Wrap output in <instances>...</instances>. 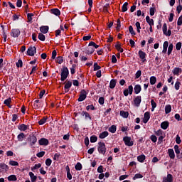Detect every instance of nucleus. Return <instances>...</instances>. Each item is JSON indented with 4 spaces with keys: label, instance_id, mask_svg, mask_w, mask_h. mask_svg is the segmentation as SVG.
Here are the masks:
<instances>
[{
    "label": "nucleus",
    "instance_id": "f257e3e1",
    "mask_svg": "<svg viewBox=\"0 0 182 182\" xmlns=\"http://www.w3.org/2000/svg\"><path fill=\"white\" fill-rule=\"evenodd\" d=\"M68 76H69V70L67 67H63L61 71V82H65L68 79Z\"/></svg>",
    "mask_w": 182,
    "mask_h": 182
},
{
    "label": "nucleus",
    "instance_id": "f03ea898",
    "mask_svg": "<svg viewBox=\"0 0 182 182\" xmlns=\"http://www.w3.org/2000/svg\"><path fill=\"white\" fill-rule=\"evenodd\" d=\"M97 150L100 154H106V144L105 142H99Z\"/></svg>",
    "mask_w": 182,
    "mask_h": 182
},
{
    "label": "nucleus",
    "instance_id": "7ed1b4c3",
    "mask_svg": "<svg viewBox=\"0 0 182 182\" xmlns=\"http://www.w3.org/2000/svg\"><path fill=\"white\" fill-rule=\"evenodd\" d=\"M125 146H128V147H132L134 144L133 141H132V138L130 136H125L123 138Z\"/></svg>",
    "mask_w": 182,
    "mask_h": 182
},
{
    "label": "nucleus",
    "instance_id": "20e7f679",
    "mask_svg": "<svg viewBox=\"0 0 182 182\" xmlns=\"http://www.w3.org/2000/svg\"><path fill=\"white\" fill-rule=\"evenodd\" d=\"M86 97H87V93L86 92V90H81L80 93V97L78 98V102H83V100H85Z\"/></svg>",
    "mask_w": 182,
    "mask_h": 182
},
{
    "label": "nucleus",
    "instance_id": "39448f33",
    "mask_svg": "<svg viewBox=\"0 0 182 182\" xmlns=\"http://www.w3.org/2000/svg\"><path fill=\"white\" fill-rule=\"evenodd\" d=\"M162 31L166 36H171V30H168L167 31V23H164Z\"/></svg>",
    "mask_w": 182,
    "mask_h": 182
},
{
    "label": "nucleus",
    "instance_id": "423d86ee",
    "mask_svg": "<svg viewBox=\"0 0 182 182\" xmlns=\"http://www.w3.org/2000/svg\"><path fill=\"white\" fill-rule=\"evenodd\" d=\"M21 35V30L18 28H13L11 32V36L13 38H18Z\"/></svg>",
    "mask_w": 182,
    "mask_h": 182
},
{
    "label": "nucleus",
    "instance_id": "0eeeda50",
    "mask_svg": "<svg viewBox=\"0 0 182 182\" xmlns=\"http://www.w3.org/2000/svg\"><path fill=\"white\" fill-rule=\"evenodd\" d=\"M35 53H36V47H29L27 50V55L28 56H34Z\"/></svg>",
    "mask_w": 182,
    "mask_h": 182
},
{
    "label": "nucleus",
    "instance_id": "6e6552de",
    "mask_svg": "<svg viewBox=\"0 0 182 182\" xmlns=\"http://www.w3.org/2000/svg\"><path fill=\"white\" fill-rule=\"evenodd\" d=\"M134 103L136 107L140 106V103H141V96H137L134 100Z\"/></svg>",
    "mask_w": 182,
    "mask_h": 182
},
{
    "label": "nucleus",
    "instance_id": "1a4fd4ad",
    "mask_svg": "<svg viewBox=\"0 0 182 182\" xmlns=\"http://www.w3.org/2000/svg\"><path fill=\"white\" fill-rule=\"evenodd\" d=\"M38 143L40 146H48V144H49V140H48L46 138H41L38 141Z\"/></svg>",
    "mask_w": 182,
    "mask_h": 182
},
{
    "label": "nucleus",
    "instance_id": "9d476101",
    "mask_svg": "<svg viewBox=\"0 0 182 182\" xmlns=\"http://www.w3.org/2000/svg\"><path fill=\"white\" fill-rule=\"evenodd\" d=\"M8 170H9V166H8V165L5 164V163L0 164V172L8 171Z\"/></svg>",
    "mask_w": 182,
    "mask_h": 182
},
{
    "label": "nucleus",
    "instance_id": "9b49d317",
    "mask_svg": "<svg viewBox=\"0 0 182 182\" xmlns=\"http://www.w3.org/2000/svg\"><path fill=\"white\" fill-rule=\"evenodd\" d=\"M150 120V112H146L144 113L143 123H147Z\"/></svg>",
    "mask_w": 182,
    "mask_h": 182
},
{
    "label": "nucleus",
    "instance_id": "f8f14e48",
    "mask_svg": "<svg viewBox=\"0 0 182 182\" xmlns=\"http://www.w3.org/2000/svg\"><path fill=\"white\" fill-rule=\"evenodd\" d=\"M139 56L140 59H141V60H143V62H144V60H146V56H147V55L146 54V53H144V51L139 50Z\"/></svg>",
    "mask_w": 182,
    "mask_h": 182
},
{
    "label": "nucleus",
    "instance_id": "ddd939ff",
    "mask_svg": "<svg viewBox=\"0 0 182 182\" xmlns=\"http://www.w3.org/2000/svg\"><path fill=\"white\" fill-rule=\"evenodd\" d=\"M168 153L170 159H171L172 160H174V159H176V154H174V150L173 149H169L168 150Z\"/></svg>",
    "mask_w": 182,
    "mask_h": 182
},
{
    "label": "nucleus",
    "instance_id": "4468645a",
    "mask_svg": "<svg viewBox=\"0 0 182 182\" xmlns=\"http://www.w3.org/2000/svg\"><path fill=\"white\" fill-rule=\"evenodd\" d=\"M70 87H72V82L70 81L65 82V85L64 86V89L65 92H69V89H70Z\"/></svg>",
    "mask_w": 182,
    "mask_h": 182
},
{
    "label": "nucleus",
    "instance_id": "2eb2a0df",
    "mask_svg": "<svg viewBox=\"0 0 182 182\" xmlns=\"http://www.w3.org/2000/svg\"><path fill=\"white\" fill-rule=\"evenodd\" d=\"M40 31L42 33H48V31H49V26H42L40 28Z\"/></svg>",
    "mask_w": 182,
    "mask_h": 182
},
{
    "label": "nucleus",
    "instance_id": "dca6fc26",
    "mask_svg": "<svg viewBox=\"0 0 182 182\" xmlns=\"http://www.w3.org/2000/svg\"><path fill=\"white\" fill-rule=\"evenodd\" d=\"M172 72L173 75L178 76L179 73H181L182 69L181 68H175Z\"/></svg>",
    "mask_w": 182,
    "mask_h": 182
},
{
    "label": "nucleus",
    "instance_id": "f3484780",
    "mask_svg": "<svg viewBox=\"0 0 182 182\" xmlns=\"http://www.w3.org/2000/svg\"><path fill=\"white\" fill-rule=\"evenodd\" d=\"M50 12L53 15H55V16H59V15H60V11L58 9H52Z\"/></svg>",
    "mask_w": 182,
    "mask_h": 182
},
{
    "label": "nucleus",
    "instance_id": "a211bd4d",
    "mask_svg": "<svg viewBox=\"0 0 182 182\" xmlns=\"http://www.w3.org/2000/svg\"><path fill=\"white\" fill-rule=\"evenodd\" d=\"M134 90L136 95H139V92H141V86H140V85H135Z\"/></svg>",
    "mask_w": 182,
    "mask_h": 182
},
{
    "label": "nucleus",
    "instance_id": "6ab92c4d",
    "mask_svg": "<svg viewBox=\"0 0 182 182\" xmlns=\"http://www.w3.org/2000/svg\"><path fill=\"white\" fill-rule=\"evenodd\" d=\"M163 50H162V53H167V48H168V41H165L164 43V46H163Z\"/></svg>",
    "mask_w": 182,
    "mask_h": 182
},
{
    "label": "nucleus",
    "instance_id": "aec40b11",
    "mask_svg": "<svg viewBox=\"0 0 182 182\" xmlns=\"http://www.w3.org/2000/svg\"><path fill=\"white\" fill-rule=\"evenodd\" d=\"M109 136V132L107 131H105L100 134L99 137L100 139H106Z\"/></svg>",
    "mask_w": 182,
    "mask_h": 182
},
{
    "label": "nucleus",
    "instance_id": "412c9836",
    "mask_svg": "<svg viewBox=\"0 0 182 182\" xmlns=\"http://www.w3.org/2000/svg\"><path fill=\"white\" fill-rule=\"evenodd\" d=\"M4 105L11 108V103H12V99L11 97L6 99L4 102Z\"/></svg>",
    "mask_w": 182,
    "mask_h": 182
},
{
    "label": "nucleus",
    "instance_id": "4be33fe9",
    "mask_svg": "<svg viewBox=\"0 0 182 182\" xmlns=\"http://www.w3.org/2000/svg\"><path fill=\"white\" fill-rule=\"evenodd\" d=\"M29 176L31 177V182H36L38 177L35 176V174L33 172H29Z\"/></svg>",
    "mask_w": 182,
    "mask_h": 182
},
{
    "label": "nucleus",
    "instance_id": "5701e85b",
    "mask_svg": "<svg viewBox=\"0 0 182 182\" xmlns=\"http://www.w3.org/2000/svg\"><path fill=\"white\" fill-rule=\"evenodd\" d=\"M137 160L139 161V163H144V161L146 160V156L144 154L140 155L137 156Z\"/></svg>",
    "mask_w": 182,
    "mask_h": 182
},
{
    "label": "nucleus",
    "instance_id": "b1692460",
    "mask_svg": "<svg viewBox=\"0 0 182 182\" xmlns=\"http://www.w3.org/2000/svg\"><path fill=\"white\" fill-rule=\"evenodd\" d=\"M168 122H163L161 124V129H163L164 130H167L168 127Z\"/></svg>",
    "mask_w": 182,
    "mask_h": 182
},
{
    "label": "nucleus",
    "instance_id": "393cba45",
    "mask_svg": "<svg viewBox=\"0 0 182 182\" xmlns=\"http://www.w3.org/2000/svg\"><path fill=\"white\" fill-rule=\"evenodd\" d=\"M18 130H21V132H25L26 130H28V126L22 124L18 126Z\"/></svg>",
    "mask_w": 182,
    "mask_h": 182
},
{
    "label": "nucleus",
    "instance_id": "a878e982",
    "mask_svg": "<svg viewBox=\"0 0 182 182\" xmlns=\"http://www.w3.org/2000/svg\"><path fill=\"white\" fill-rule=\"evenodd\" d=\"M163 180H165V181L168 182H172L173 181V175L168 174L166 178H164Z\"/></svg>",
    "mask_w": 182,
    "mask_h": 182
},
{
    "label": "nucleus",
    "instance_id": "bb28decb",
    "mask_svg": "<svg viewBox=\"0 0 182 182\" xmlns=\"http://www.w3.org/2000/svg\"><path fill=\"white\" fill-rule=\"evenodd\" d=\"M109 87L110 89H114V87H116V80H111L109 82Z\"/></svg>",
    "mask_w": 182,
    "mask_h": 182
},
{
    "label": "nucleus",
    "instance_id": "cd10ccee",
    "mask_svg": "<svg viewBox=\"0 0 182 182\" xmlns=\"http://www.w3.org/2000/svg\"><path fill=\"white\" fill-rule=\"evenodd\" d=\"M7 178L9 181H16L18 180V178L15 175H11Z\"/></svg>",
    "mask_w": 182,
    "mask_h": 182
},
{
    "label": "nucleus",
    "instance_id": "c85d7f7f",
    "mask_svg": "<svg viewBox=\"0 0 182 182\" xmlns=\"http://www.w3.org/2000/svg\"><path fill=\"white\" fill-rule=\"evenodd\" d=\"M115 48L118 52H120V53H123V48H122L120 43L117 42V44L115 45Z\"/></svg>",
    "mask_w": 182,
    "mask_h": 182
},
{
    "label": "nucleus",
    "instance_id": "c756f323",
    "mask_svg": "<svg viewBox=\"0 0 182 182\" xmlns=\"http://www.w3.org/2000/svg\"><path fill=\"white\" fill-rule=\"evenodd\" d=\"M127 6H129V3L125 2L122 8V12H127Z\"/></svg>",
    "mask_w": 182,
    "mask_h": 182
},
{
    "label": "nucleus",
    "instance_id": "7c9ffc66",
    "mask_svg": "<svg viewBox=\"0 0 182 182\" xmlns=\"http://www.w3.org/2000/svg\"><path fill=\"white\" fill-rule=\"evenodd\" d=\"M120 116L122 117H124L125 119H127L129 117V112H124V111H121L119 113Z\"/></svg>",
    "mask_w": 182,
    "mask_h": 182
},
{
    "label": "nucleus",
    "instance_id": "2f4dec72",
    "mask_svg": "<svg viewBox=\"0 0 182 182\" xmlns=\"http://www.w3.org/2000/svg\"><path fill=\"white\" fill-rule=\"evenodd\" d=\"M17 139L18 141H23V139H25V134L21 133L18 135Z\"/></svg>",
    "mask_w": 182,
    "mask_h": 182
},
{
    "label": "nucleus",
    "instance_id": "473e14b6",
    "mask_svg": "<svg viewBox=\"0 0 182 182\" xmlns=\"http://www.w3.org/2000/svg\"><path fill=\"white\" fill-rule=\"evenodd\" d=\"M151 112H154V109H156V107H157V104L156 103V102H154V100H151Z\"/></svg>",
    "mask_w": 182,
    "mask_h": 182
},
{
    "label": "nucleus",
    "instance_id": "72a5a7b5",
    "mask_svg": "<svg viewBox=\"0 0 182 182\" xmlns=\"http://www.w3.org/2000/svg\"><path fill=\"white\" fill-rule=\"evenodd\" d=\"M170 112H171V105H168L165 107V113L166 114H168V113H170Z\"/></svg>",
    "mask_w": 182,
    "mask_h": 182
},
{
    "label": "nucleus",
    "instance_id": "f704fd0d",
    "mask_svg": "<svg viewBox=\"0 0 182 182\" xmlns=\"http://www.w3.org/2000/svg\"><path fill=\"white\" fill-rule=\"evenodd\" d=\"M75 168L77 171H80V170H82V164H80V162H77L75 166Z\"/></svg>",
    "mask_w": 182,
    "mask_h": 182
},
{
    "label": "nucleus",
    "instance_id": "c9c22d12",
    "mask_svg": "<svg viewBox=\"0 0 182 182\" xmlns=\"http://www.w3.org/2000/svg\"><path fill=\"white\" fill-rule=\"evenodd\" d=\"M109 132L110 133H116L117 127L116 125H112L109 128Z\"/></svg>",
    "mask_w": 182,
    "mask_h": 182
},
{
    "label": "nucleus",
    "instance_id": "e433bc0d",
    "mask_svg": "<svg viewBox=\"0 0 182 182\" xmlns=\"http://www.w3.org/2000/svg\"><path fill=\"white\" fill-rule=\"evenodd\" d=\"M173 48H174V46L173 43L169 44V46L168 48V55H171V52H173Z\"/></svg>",
    "mask_w": 182,
    "mask_h": 182
},
{
    "label": "nucleus",
    "instance_id": "4c0bfd02",
    "mask_svg": "<svg viewBox=\"0 0 182 182\" xmlns=\"http://www.w3.org/2000/svg\"><path fill=\"white\" fill-rule=\"evenodd\" d=\"M156 82H157V78L155 76H152L150 77V84L156 85Z\"/></svg>",
    "mask_w": 182,
    "mask_h": 182
},
{
    "label": "nucleus",
    "instance_id": "58836bf2",
    "mask_svg": "<svg viewBox=\"0 0 182 182\" xmlns=\"http://www.w3.org/2000/svg\"><path fill=\"white\" fill-rule=\"evenodd\" d=\"M70 69L71 75H75V73H76V71H75L76 64H73Z\"/></svg>",
    "mask_w": 182,
    "mask_h": 182
},
{
    "label": "nucleus",
    "instance_id": "ea45409f",
    "mask_svg": "<svg viewBox=\"0 0 182 182\" xmlns=\"http://www.w3.org/2000/svg\"><path fill=\"white\" fill-rule=\"evenodd\" d=\"M46 120L47 118L46 117H43L39 122H38V124H40V126H42L43 124H45L46 123Z\"/></svg>",
    "mask_w": 182,
    "mask_h": 182
},
{
    "label": "nucleus",
    "instance_id": "a19ab883",
    "mask_svg": "<svg viewBox=\"0 0 182 182\" xmlns=\"http://www.w3.org/2000/svg\"><path fill=\"white\" fill-rule=\"evenodd\" d=\"M32 16H34V14H33L28 13V14H27L28 22H32Z\"/></svg>",
    "mask_w": 182,
    "mask_h": 182
},
{
    "label": "nucleus",
    "instance_id": "79ce46f5",
    "mask_svg": "<svg viewBox=\"0 0 182 182\" xmlns=\"http://www.w3.org/2000/svg\"><path fill=\"white\" fill-rule=\"evenodd\" d=\"M38 39H40V41H42L43 42H44L45 39H46V37H45V35L42 34V33H40L38 34Z\"/></svg>",
    "mask_w": 182,
    "mask_h": 182
},
{
    "label": "nucleus",
    "instance_id": "37998d69",
    "mask_svg": "<svg viewBox=\"0 0 182 182\" xmlns=\"http://www.w3.org/2000/svg\"><path fill=\"white\" fill-rule=\"evenodd\" d=\"M149 12H150L151 16H154V14L156 13V7H151Z\"/></svg>",
    "mask_w": 182,
    "mask_h": 182
},
{
    "label": "nucleus",
    "instance_id": "c03bdc74",
    "mask_svg": "<svg viewBox=\"0 0 182 182\" xmlns=\"http://www.w3.org/2000/svg\"><path fill=\"white\" fill-rule=\"evenodd\" d=\"M41 167H42V164H35V166L31 168L32 171H33V170H37V168H41Z\"/></svg>",
    "mask_w": 182,
    "mask_h": 182
},
{
    "label": "nucleus",
    "instance_id": "a18cd8bd",
    "mask_svg": "<svg viewBox=\"0 0 182 182\" xmlns=\"http://www.w3.org/2000/svg\"><path fill=\"white\" fill-rule=\"evenodd\" d=\"M97 141V136H92L90 137V142L91 143H96Z\"/></svg>",
    "mask_w": 182,
    "mask_h": 182
},
{
    "label": "nucleus",
    "instance_id": "49530a36",
    "mask_svg": "<svg viewBox=\"0 0 182 182\" xmlns=\"http://www.w3.org/2000/svg\"><path fill=\"white\" fill-rule=\"evenodd\" d=\"M137 178H143V175L140 173L135 174V176L133 177V180H137Z\"/></svg>",
    "mask_w": 182,
    "mask_h": 182
},
{
    "label": "nucleus",
    "instance_id": "de8ad7c7",
    "mask_svg": "<svg viewBox=\"0 0 182 182\" xmlns=\"http://www.w3.org/2000/svg\"><path fill=\"white\" fill-rule=\"evenodd\" d=\"M95 52V48H88L87 50V55H92Z\"/></svg>",
    "mask_w": 182,
    "mask_h": 182
},
{
    "label": "nucleus",
    "instance_id": "09e8293b",
    "mask_svg": "<svg viewBox=\"0 0 182 182\" xmlns=\"http://www.w3.org/2000/svg\"><path fill=\"white\" fill-rule=\"evenodd\" d=\"M89 46H93L95 49H97L99 48V45H97L95 42L91 41L89 43Z\"/></svg>",
    "mask_w": 182,
    "mask_h": 182
},
{
    "label": "nucleus",
    "instance_id": "8fccbe9b",
    "mask_svg": "<svg viewBox=\"0 0 182 182\" xmlns=\"http://www.w3.org/2000/svg\"><path fill=\"white\" fill-rule=\"evenodd\" d=\"M56 62H57V63H59L60 65L62 64L63 63V58H62V56L58 57Z\"/></svg>",
    "mask_w": 182,
    "mask_h": 182
},
{
    "label": "nucleus",
    "instance_id": "3c124183",
    "mask_svg": "<svg viewBox=\"0 0 182 182\" xmlns=\"http://www.w3.org/2000/svg\"><path fill=\"white\" fill-rule=\"evenodd\" d=\"M16 65L17 68H22L23 63L22 62V60H18Z\"/></svg>",
    "mask_w": 182,
    "mask_h": 182
},
{
    "label": "nucleus",
    "instance_id": "603ef678",
    "mask_svg": "<svg viewBox=\"0 0 182 182\" xmlns=\"http://www.w3.org/2000/svg\"><path fill=\"white\" fill-rule=\"evenodd\" d=\"M150 140H151L153 143H156V141H157V136H156V135H151L150 136Z\"/></svg>",
    "mask_w": 182,
    "mask_h": 182
},
{
    "label": "nucleus",
    "instance_id": "864d4df0",
    "mask_svg": "<svg viewBox=\"0 0 182 182\" xmlns=\"http://www.w3.org/2000/svg\"><path fill=\"white\" fill-rule=\"evenodd\" d=\"M109 4H105V6H104V7H103V11H104V12H109Z\"/></svg>",
    "mask_w": 182,
    "mask_h": 182
},
{
    "label": "nucleus",
    "instance_id": "5fc2aeb1",
    "mask_svg": "<svg viewBox=\"0 0 182 182\" xmlns=\"http://www.w3.org/2000/svg\"><path fill=\"white\" fill-rule=\"evenodd\" d=\"M136 27L137 28V32L138 33H140V29H141V27L140 26V22L137 21L136 23Z\"/></svg>",
    "mask_w": 182,
    "mask_h": 182
},
{
    "label": "nucleus",
    "instance_id": "6e6d98bb",
    "mask_svg": "<svg viewBox=\"0 0 182 182\" xmlns=\"http://www.w3.org/2000/svg\"><path fill=\"white\" fill-rule=\"evenodd\" d=\"M141 76V70H138L135 74V79H139Z\"/></svg>",
    "mask_w": 182,
    "mask_h": 182
},
{
    "label": "nucleus",
    "instance_id": "4d7b16f0",
    "mask_svg": "<svg viewBox=\"0 0 182 182\" xmlns=\"http://www.w3.org/2000/svg\"><path fill=\"white\" fill-rule=\"evenodd\" d=\"M50 164H52V159H47L46 160V165L49 167L50 166Z\"/></svg>",
    "mask_w": 182,
    "mask_h": 182
},
{
    "label": "nucleus",
    "instance_id": "13d9d810",
    "mask_svg": "<svg viewBox=\"0 0 182 182\" xmlns=\"http://www.w3.org/2000/svg\"><path fill=\"white\" fill-rule=\"evenodd\" d=\"M129 33H131V35H132V36L136 35V33L134 32V30H133V26H130L129 27Z\"/></svg>",
    "mask_w": 182,
    "mask_h": 182
},
{
    "label": "nucleus",
    "instance_id": "bf43d9fd",
    "mask_svg": "<svg viewBox=\"0 0 182 182\" xmlns=\"http://www.w3.org/2000/svg\"><path fill=\"white\" fill-rule=\"evenodd\" d=\"M177 25H178V26H181V25H182V15L180 16V17L178 18Z\"/></svg>",
    "mask_w": 182,
    "mask_h": 182
},
{
    "label": "nucleus",
    "instance_id": "052dcab7",
    "mask_svg": "<svg viewBox=\"0 0 182 182\" xmlns=\"http://www.w3.org/2000/svg\"><path fill=\"white\" fill-rule=\"evenodd\" d=\"M9 164H10V166H19V163H18V161H10Z\"/></svg>",
    "mask_w": 182,
    "mask_h": 182
},
{
    "label": "nucleus",
    "instance_id": "680f3d73",
    "mask_svg": "<svg viewBox=\"0 0 182 182\" xmlns=\"http://www.w3.org/2000/svg\"><path fill=\"white\" fill-rule=\"evenodd\" d=\"M101 67L99 65V64H97V63H94V70H99V69H100Z\"/></svg>",
    "mask_w": 182,
    "mask_h": 182
},
{
    "label": "nucleus",
    "instance_id": "e2e57ef3",
    "mask_svg": "<svg viewBox=\"0 0 182 182\" xmlns=\"http://www.w3.org/2000/svg\"><path fill=\"white\" fill-rule=\"evenodd\" d=\"M180 85H181V83L180 82V81H177L175 83V89L176 90H178L180 89Z\"/></svg>",
    "mask_w": 182,
    "mask_h": 182
},
{
    "label": "nucleus",
    "instance_id": "0e129e2a",
    "mask_svg": "<svg viewBox=\"0 0 182 182\" xmlns=\"http://www.w3.org/2000/svg\"><path fill=\"white\" fill-rule=\"evenodd\" d=\"M45 154H46L45 151H41V152H38V153L36 154V156H37V157H38V158L41 159V157H43V156H45Z\"/></svg>",
    "mask_w": 182,
    "mask_h": 182
},
{
    "label": "nucleus",
    "instance_id": "69168bd1",
    "mask_svg": "<svg viewBox=\"0 0 182 182\" xmlns=\"http://www.w3.org/2000/svg\"><path fill=\"white\" fill-rule=\"evenodd\" d=\"M156 136H163V130L159 129L158 131L155 132Z\"/></svg>",
    "mask_w": 182,
    "mask_h": 182
},
{
    "label": "nucleus",
    "instance_id": "338daca9",
    "mask_svg": "<svg viewBox=\"0 0 182 182\" xmlns=\"http://www.w3.org/2000/svg\"><path fill=\"white\" fill-rule=\"evenodd\" d=\"M176 50H180V49H181V42H178L176 43Z\"/></svg>",
    "mask_w": 182,
    "mask_h": 182
},
{
    "label": "nucleus",
    "instance_id": "774afa93",
    "mask_svg": "<svg viewBox=\"0 0 182 182\" xmlns=\"http://www.w3.org/2000/svg\"><path fill=\"white\" fill-rule=\"evenodd\" d=\"M86 109L87 110H95V106L93 105H88Z\"/></svg>",
    "mask_w": 182,
    "mask_h": 182
}]
</instances>
